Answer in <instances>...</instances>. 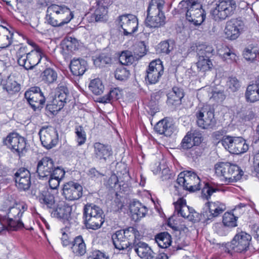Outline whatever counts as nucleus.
<instances>
[{"label":"nucleus","instance_id":"obj_40","mask_svg":"<svg viewBox=\"0 0 259 259\" xmlns=\"http://www.w3.org/2000/svg\"><path fill=\"white\" fill-rule=\"evenodd\" d=\"M13 33L5 28L0 37V48H6L10 46L12 42Z\"/></svg>","mask_w":259,"mask_h":259},{"label":"nucleus","instance_id":"obj_18","mask_svg":"<svg viewBox=\"0 0 259 259\" xmlns=\"http://www.w3.org/2000/svg\"><path fill=\"white\" fill-rule=\"evenodd\" d=\"M83 224L86 229L96 230L97 229V207L96 205L87 204L83 209Z\"/></svg>","mask_w":259,"mask_h":259},{"label":"nucleus","instance_id":"obj_47","mask_svg":"<svg viewBox=\"0 0 259 259\" xmlns=\"http://www.w3.org/2000/svg\"><path fill=\"white\" fill-rule=\"evenodd\" d=\"M237 143L234 154H240L246 152L248 150V145L245 140L242 137L237 138Z\"/></svg>","mask_w":259,"mask_h":259},{"label":"nucleus","instance_id":"obj_30","mask_svg":"<svg viewBox=\"0 0 259 259\" xmlns=\"http://www.w3.org/2000/svg\"><path fill=\"white\" fill-rule=\"evenodd\" d=\"M130 210L134 219L136 215V220L145 217L147 212V207L138 201H133L130 204Z\"/></svg>","mask_w":259,"mask_h":259},{"label":"nucleus","instance_id":"obj_62","mask_svg":"<svg viewBox=\"0 0 259 259\" xmlns=\"http://www.w3.org/2000/svg\"><path fill=\"white\" fill-rule=\"evenodd\" d=\"M191 134L193 145H200L203 141L202 134L199 131L195 130Z\"/></svg>","mask_w":259,"mask_h":259},{"label":"nucleus","instance_id":"obj_11","mask_svg":"<svg viewBox=\"0 0 259 259\" xmlns=\"http://www.w3.org/2000/svg\"><path fill=\"white\" fill-rule=\"evenodd\" d=\"M118 24L125 36L132 35L138 28L137 17L132 14H125L118 18Z\"/></svg>","mask_w":259,"mask_h":259},{"label":"nucleus","instance_id":"obj_36","mask_svg":"<svg viewBox=\"0 0 259 259\" xmlns=\"http://www.w3.org/2000/svg\"><path fill=\"white\" fill-rule=\"evenodd\" d=\"M136 232L138 231L134 227H129L124 230H120L117 231L112 235L113 243H115L116 242L126 241L125 240L126 234L130 232L132 233L133 235L135 236Z\"/></svg>","mask_w":259,"mask_h":259},{"label":"nucleus","instance_id":"obj_38","mask_svg":"<svg viewBox=\"0 0 259 259\" xmlns=\"http://www.w3.org/2000/svg\"><path fill=\"white\" fill-rule=\"evenodd\" d=\"M237 138L239 137H232L229 136H225L223 137L221 142L224 147L229 150V151L234 154L236 147Z\"/></svg>","mask_w":259,"mask_h":259},{"label":"nucleus","instance_id":"obj_24","mask_svg":"<svg viewBox=\"0 0 259 259\" xmlns=\"http://www.w3.org/2000/svg\"><path fill=\"white\" fill-rule=\"evenodd\" d=\"M37 200L44 208L53 209L56 206L55 196L49 191H43L37 196Z\"/></svg>","mask_w":259,"mask_h":259},{"label":"nucleus","instance_id":"obj_33","mask_svg":"<svg viewBox=\"0 0 259 259\" xmlns=\"http://www.w3.org/2000/svg\"><path fill=\"white\" fill-rule=\"evenodd\" d=\"M1 84L3 85V89L11 95L17 93L20 90V84L10 77H8L6 80H2V83Z\"/></svg>","mask_w":259,"mask_h":259},{"label":"nucleus","instance_id":"obj_57","mask_svg":"<svg viewBox=\"0 0 259 259\" xmlns=\"http://www.w3.org/2000/svg\"><path fill=\"white\" fill-rule=\"evenodd\" d=\"M115 198L111 203V209L112 211L117 212L120 210L123 206V204L121 201V198L119 196L117 192L114 193Z\"/></svg>","mask_w":259,"mask_h":259},{"label":"nucleus","instance_id":"obj_52","mask_svg":"<svg viewBox=\"0 0 259 259\" xmlns=\"http://www.w3.org/2000/svg\"><path fill=\"white\" fill-rule=\"evenodd\" d=\"M181 149L186 150L190 149L193 146L192 141V134L191 132H188L184 138L182 139L181 143Z\"/></svg>","mask_w":259,"mask_h":259},{"label":"nucleus","instance_id":"obj_20","mask_svg":"<svg viewBox=\"0 0 259 259\" xmlns=\"http://www.w3.org/2000/svg\"><path fill=\"white\" fill-rule=\"evenodd\" d=\"M213 51V49L209 47H207L204 50L200 51L198 53L199 57L197 66L200 71L205 72L211 68L212 64L209 58Z\"/></svg>","mask_w":259,"mask_h":259},{"label":"nucleus","instance_id":"obj_25","mask_svg":"<svg viewBox=\"0 0 259 259\" xmlns=\"http://www.w3.org/2000/svg\"><path fill=\"white\" fill-rule=\"evenodd\" d=\"M87 62L82 59H73L70 63L69 68L72 74L81 76L87 70Z\"/></svg>","mask_w":259,"mask_h":259},{"label":"nucleus","instance_id":"obj_56","mask_svg":"<svg viewBox=\"0 0 259 259\" xmlns=\"http://www.w3.org/2000/svg\"><path fill=\"white\" fill-rule=\"evenodd\" d=\"M46 20L47 23L53 27L62 26L61 22L57 19V15L53 13L47 14Z\"/></svg>","mask_w":259,"mask_h":259},{"label":"nucleus","instance_id":"obj_28","mask_svg":"<svg viewBox=\"0 0 259 259\" xmlns=\"http://www.w3.org/2000/svg\"><path fill=\"white\" fill-rule=\"evenodd\" d=\"M78 42L75 38L68 36L61 42L63 55H69L78 49Z\"/></svg>","mask_w":259,"mask_h":259},{"label":"nucleus","instance_id":"obj_64","mask_svg":"<svg viewBox=\"0 0 259 259\" xmlns=\"http://www.w3.org/2000/svg\"><path fill=\"white\" fill-rule=\"evenodd\" d=\"M120 91L118 88H114L108 93L110 101L117 100L119 98Z\"/></svg>","mask_w":259,"mask_h":259},{"label":"nucleus","instance_id":"obj_45","mask_svg":"<svg viewBox=\"0 0 259 259\" xmlns=\"http://www.w3.org/2000/svg\"><path fill=\"white\" fill-rule=\"evenodd\" d=\"M174 42L172 40H167L161 42L158 45L159 52L163 54H169L174 48Z\"/></svg>","mask_w":259,"mask_h":259},{"label":"nucleus","instance_id":"obj_3","mask_svg":"<svg viewBox=\"0 0 259 259\" xmlns=\"http://www.w3.org/2000/svg\"><path fill=\"white\" fill-rule=\"evenodd\" d=\"M22 214L23 212L18 204L10 207L7 215L0 218V232L8 227L13 230L23 228L24 225L20 220Z\"/></svg>","mask_w":259,"mask_h":259},{"label":"nucleus","instance_id":"obj_23","mask_svg":"<svg viewBox=\"0 0 259 259\" xmlns=\"http://www.w3.org/2000/svg\"><path fill=\"white\" fill-rule=\"evenodd\" d=\"M42 54L41 50L39 48L29 51L26 56L25 64H22V66L26 70L33 69L40 62Z\"/></svg>","mask_w":259,"mask_h":259},{"label":"nucleus","instance_id":"obj_58","mask_svg":"<svg viewBox=\"0 0 259 259\" xmlns=\"http://www.w3.org/2000/svg\"><path fill=\"white\" fill-rule=\"evenodd\" d=\"M155 241L156 243L162 241L163 243H171V237L167 232H163L157 234L155 236Z\"/></svg>","mask_w":259,"mask_h":259},{"label":"nucleus","instance_id":"obj_21","mask_svg":"<svg viewBox=\"0 0 259 259\" xmlns=\"http://www.w3.org/2000/svg\"><path fill=\"white\" fill-rule=\"evenodd\" d=\"M225 166L222 167V170H227L226 173V181L225 183H233L236 182L241 179L243 175V171L236 164H231L229 162V164L224 165Z\"/></svg>","mask_w":259,"mask_h":259},{"label":"nucleus","instance_id":"obj_5","mask_svg":"<svg viewBox=\"0 0 259 259\" xmlns=\"http://www.w3.org/2000/svg\"><path fill=\"white\" fill-rule=\"evenodd\" d=\"M69 92L66 85L63 82L60 83L56 89L55 98L51 104L47 105V109L52 113L61 110L69 101Z\"/></svg>","mask_w":259,"mask_h":259},{"label":"nucleus","instance_id":"obj_63","mask_svg":"<svg viewBox=\"0 0 259 259\" xmlns=\"http://www.w3.org/2000/svg\"><path fill=\"white\" fill-rule=\"evenodd\" d=\"M63 9V5L59 6L55 4H53L48 7L47 13V14L53 13L56 15H58L60 13L61 10Z\"/></svg>","mask_w":259,"mask_h":259},{"label":"nucleus","instance_id":"obj_44","mask_svg":"<svg viewBox=\"0 0 259 259\" xmlns=\"http://www.w3.org/2000/svg\"><path fill=\"white\" fill-rule=\"evenodd\" d=\"M29 52L27 46H21L16 52V58L18 64L22 66V64H25V57Z\"/></svg>","mask_w":259,"mask_h":259},{"label":"nucleus","instance_id":"obj_31","mask_svg":"<svg viewBox=\"0 0 259 259\" xmlns=\"http://www.w3.org/2000/svg\"><path fill=\"white\" fill-rule=\"evenodd\" d=\"M154 130L157 133L166 137L170 136L174 132L172 124L165 119H162L157 122L155 125Z\"/></svg>","mask_w":259,"mask_h":259},{"label":"nucleus","instance_id":"obj_41","mask_svg":"<svg viewBox=\"0 0 259 259\" xmlns=\"http://www.w3.org/2000/svg\"><path fill=\"white\" fill-rule=\"evenodd\" d=\"M112 155V149L110 146L98 143V157L106 160Z\"/></svg>","mask_w":259,"mask_h":259},{"label":"nucleus","instance_id":"obj_50","mask_svg":"<svg viewBox=\"0 0 259 259\" xmlns=\"http://www.w3.org/2000/svg\"><path fill=\"white\" fill-rule=\"evenodd\" d=\"M130 74L129 70L126 68L121 66L116 69L114 76L118 80H124L128 77Z\"/></svg>","mask_w":259,"mask_h":259},{"label":"nucleus","instance_id":"obj_60","mask_svg":"<svg viewBox=\"0 0 259 259\" xmlns=\"http://www.w3.org/2000/svg\"><path fill=\"white\" fill-rule=\"evenodd\" d=\"M71 249L76 255H82L86 252L85 244H72Z\"/></svg>","mask_w":259,"mask_h":259},{"label":"nucleus","instance_id":"obj_1","mask_svg":"<svg viewBox=\"0 0 259 259\" xmlns=\"http://www.w3.org/2000/svg\"><path fill=\"white\" fill-rule=\"evenodd\" d=\"M164 0H151L147 10L145 25L150 28H158L164 26L166 17L162 11Z\"/></svg>","mask_w":259,"mask_h":259},{"label":"nucleus","instance_id":"obj_48","mask_svg":"<svg viewBox=\"0 0 259 259\" xmlns=\"http://www.w3.org/2000/svg\"><path fill=\"white\" fill-rule=\"evenodd\" d=\"M134 60L132 53L129 51H124L121 53L119 57V62L124 65H129L132 64Z\"/></svg>","mask_w":259,"mask_h":259},{"label":"nucleus","instance_id":"obj_15","mask_svg":"<svg viewBox=\"0 0 259 259\" xmlns=\"http://www.w3.org/2000/svg\"><path fill=\"white\" fill-rule=\"evenodd\" d=\"M62 194L65 199L74 201L79 199L82 195V187L78 183L72 181L66 183L62 189Z\"/></svg>","mask_w":259,"mask_h":259},{"label":"nucleus","instance_id":"obj_2","mask_svg":"<svg viewBox=\"0 0 259 259\" xmlns=\"http://www.w3.org/2000/svg\"><path fill=\"white\" fill-rule=\"evenodd\" d=\"M178 13L185 15L188 21L193 22L196 26L201 25L206 17L205 11L202 8L201 4H188L181 1L176 9Z\"/></svg>","mask_w":259,"mask_h":259},{"label":"nucleus","instance_id":"obj_29","mask_svg":"<svg viewBox=\"0 0 259 259\" xmlns=\"http://www.w3.org/2000/svg\"><path fill=\"white\" fill-rule=\"evenodd\" d=\"M135 250L137 254L143 259H155V253L147 244H137Z\"/></svg>","mask_w":259,"mask_h":259},{"label":"nucleus","instance_id":"obj_37","mask_svg":"<svg viewBox=\"0 0 259 259\" xmlns=\"http://www.w3.org/2000/svg\"><path fill=\"white\" fill-rule=\"evenodd\" d=\"M73 13L70 9L65 5H63V9L58 14L57 19L59 20L63 26L68 23L73 18Z\"/></svg>","mask_w":259,"mask_h":259},{"label":"nucleus","instance_id":"obj_46","mask_svg":"<svg viewBox=\"0 0 259 259\" xmlns=\"http://www.w3.org/2000/svg\"><path fill=\"white\" fill-rule=\"evenodd\" d=\"M226 85L229 91L232 93H234L238 91L241 87L240 81L236 77L234 76H230L228 77Z\"/></svg>","mask_w":259,"mask_h":259},{"label":"nucleus","instance_id":"obj_61","mask_svg":"<svg viewBox=\"0 0 259 259\" xmlns=\"http://www.w3.org/2000/svg\"><path fill=\"white\" fill-rule=\"evenodd\" d=\"M218 103L223 102L226 98V95L223 90H216L212 92V96L210 98Z\"/></svg>","mask_w":259,"mask_h":259},{"label":"nucleus","instance_id":"obj_53","mask_svg":"<svg viewBox=\"0 0 259 259\" xmlns=\"http://www.w3.org/2000/svg\"><path fill=\"white\" fill-rule=\"evenodd\" d=\"M229 164V162H218L214 165V169L215 174L219 177L222 178V180L225 183L226 181V173L227 172V170H222L221 173V169L222 167H224V165Z\"/></svg>","mask_w":259,"mask_h":259},{"label":"nucleus","instance_id":"obj_32","mask_svg":"<svg viewBox=\"0 0 259 259\" xmlns=\"http://www.w3.org/2000/svg\"><path fill=\"white\" fill-rule=\"evenodd\" d=\"M220 247L229 253L242 252L247 250L250 244H219Z\"/></svg>","mask_w":259,"mask_h":259},{"label":"nucleus","instance_id":"obj_6","mask_svg":"<svg viewBox=\"0 0 259 259\" xmlns=\"http://www.w3.org/2000/svg\"><path fill=\"white\" fill-rule=\"evenodd\" d=\"M4 143L19 158L24 156L27 151L26 139L16 133L9 134L4 140Z\"/></svg>","mask_w":259,"mask_h":259},{"label":"nucleus","instance_id":"obj_59","mask_svg":"<svg viewBox=\"0 0 259 259\" xmlns=\"http://www.w3.org/2000/svg\"><path fill=\"white\" fill-rule=\"evenodd\" d=\"M204 149L202 146L200 145H193L192 147L190 149L189 152V155L193 158H196L200 156L203 152Z\"/></svg>","mask_w":259,"mask_h":259},{"label":"nucleus","instance_id":"obj_43","mask_svg":"<svg viewBox=\"0 0 259 259\" xmlns=\"http://www.w3.org/2000/svg\"><path fill=\"white\" fill-rule=\"evenodd\" d=\"M237 217L230 212H225L223 217V223L224 226L228 227H235L237 226Z\"/></svg>","mask_w":259,"mask_h":259},{"label":"nucleus","instance_id":"obj_26","mask_svg":"<svg viewBox=\"0 0 259 259\" xmlns=\"http://www.w3.org/2000/svg\"><path fill=\"white\" fill-rule=\"evenodd\" d=\"M166 103L169 106H177L181 104V100L184 96L182 89L174 87L167 95Z\"/></svg>","mask_w":259,"mask_h":259},{"label":"nucleus","instance_id":"obj_7","mask_svg":"<svg viewBox=\"0 0 259 259\" xmlns=\"http://www.w3.org/2000/svg\"><path fill=\"white\" fill-rule=\"evenodd\" d=\"M12 178L16 187L20 192H26L30 189L31 177L29 170L26 168L22 167L17 169Z\"/></svg>","mask_w":259,"mask_h":259},{"label":"nucleus","instance_id":"obj_17","mask_svg":"<svg viewBox=\"0 0 259 259\" xmlns=\"http://www.w3.org/2000/svg\"><path fill=\"white\" fill-rule=\"evenodd\" d=\"M42 145L47 149H51L58 143V134L52 128H41L39 132Z\"/></svg>","mask_w":259,"mask_h":259},{"label":"nucleus","instance_id":"obj_49","mask_svg":"<svg viewBox=\"0 0 259 259\" xmlns=\"http://www.w3.org/2000/svg\"><path fill=\"white\" fill-rule=\"evenodd\" d=\"M134 60L132 53L129 51H124L121 53L119 57V62L124 65H129L132 64Z\"/></svg>","mask_w":259,"mask_h":259},{"label":"nucleus","instance_id":"obj_14","mask_svg":"<svg viewBox=\"0 0 259 259\" xmlns=\"http://www.w3.org/2000/svg\"><path fill=\"white\" fill-rule=\"evenodd\" d=\"M245 29V26L242 20L238 18L231 19L226 23L225 32L228 38L234 40L239 37Z\"/></svg>","mask_w":259,"mask_h":259},{"label":"nucleus","instance_id":"obj_19","mask_svg":"<svg viewBox=\"0 0 259 259\" xmlns=\"http://www.w3.org/2000/svg\"><path fill=\"white\" fill-rule=\"evenodd\" d=\"M173 204L175 205V212H177L178 215L187 218L190 221H196L193 214L194 210L187 205L186 200L183 198H179Z\"/></svg>","mask_w":259,"mask_h":259},{"label":"nucleus","instance_id":"obj_16","mask_svg":"<svg viewBox=\"0 0 259 259\" xmlns=\"http://www.w3.org/2000/svg\"><path fill=\"white\" fill-rule=\"evenodd\" d=\"M146 80L150 84H155L159 81L163 73V66L160 60L153 61L146 70Z\"/></svg>","mask_w":259,"mask_h":259},{"label":"nucleus","instance_id":"obj_4","mask_svg":"<svg viewBox=\"0 0 259 259\" xmlns=\"http://www.w3.org/2000/svg\"><path fill=\"white\" fill-rule=\"evenodd\" d=\"M200 180L199 177L194 172L186 171L180 173L177 180V184L175 185L176 189L179 187H181L186 190L190 192H195L200 189Z\"/></svg>","mask_w":259,"mask_h":259},{"label":"nucleus","instance_id":"obj_51","mask_svg":"<svg viewBox=\"0 0 259 259\" xmlns=\"http://www.w3.org/2000/svg\"><path fill=\"white\" fill-rule=\"evenodd\" d=\"M217 190V189L212 187L209 183H206L202 189L201 197L203 199L208 200L211 195Z\"/></svg>","mask_w":259,"mask_h":259},{"label":"nucleus","instance_id":"obj_55","mask_svg":"<svg viewBox=\"0 0 259 259\" xmlns=\"http://www.w3.org/2000/svg\"><path fill=\"white\" fill-rule=\"evenodd\" d=\"M246 49L243 52L244 58L247 61L253 60L259 54L258 50L254 47Z\"/></svg>","mask_w":259,"mask_h":259},{"label":"nucleus","instance_id":"obj_9","mask_svg":"<svg viewBox=\"0 0 259 259\" xmlns=\"http://www.w3.org/2000/svg\"><path fill=\"white\" fill-rule=\"evenodd\" d=\"M195 115L198 126L203 129L212 128L216 123L213 112L208 106L199 108Z\"/></svg>","mask_w":259,"mask_h":259},{"label":"nucleus","instance_id":"obj_35","mask_svg":"<svg viewBox=\"0 0 259 259\" xmlns=\"http://www.w3.org/2000/svg\"><path fill=\"white\" fill-rule=\"evenodd\" d=\"M58 78L57 71L51 68H46L41 73V78L45 83L50 84L55 82Z\"/></svg>","mask_w":259,"mask_h":259},{"label":"nucleus","instance_id":"obj_8","mask_svg":"<svg viewBox=\"0 0 259 259\" xmlns=\"http://www.w3.org/2000/svg\"><path fill=\"white\" fill-rule=\"evenodd\" d=\"M236 8V4L234 0H221L213 10L212 14L215 20H225L234 14Z\"/></svg>","mask_w":259,"mask_h":259},{"label":"nucleus","instance_id":"obj_54","mask_svg":"<svg viewBox=\"0 0 259 259\" xmlns=\"http://www.w3.org/2000/svg\"><path fill=\"white\" fill-rule=\"evenodd\" d=\"M251 240V236L245 232L241 231L237 234L233 238V241L238 243L249 242Z\"/></svg>","mask_w":259,"mask_h":259},{"label":"nucleus","instance_id":"obj_39","mask_svg":"<svg viewBox=\"0 0 259 259\" xmlns=\"http://www.w3.org/2000/svg\"><path fill=\"white\" fill-rule=\"evenodd\" d=\"M110 2V0L98 1V11L101 13L98 14V21L105 22L107 20V9Z\"/></svg>","mask_w":259,"mask_h":259},{"label":"nucleus","instance_id":"obj_42","mask_svg":"<svg viewBox=\"0 0 259 259\" xmlns=\"http://www.w3.org/2000/svg\"><path fill=\"white\" fill-rule=\"evenodd\" d=\"M75 133L76 135V140L78 146H81L85 143L86 141V133L84 127L81 125H76L75 127Z\"/></svg>","mask_w":259,"mask_h":259},{"label":"nucleus","instance_id":"obj_10","mask_svg":"<svg viewBox=\"0 0 259 259\" xmlns=\"http://www.w3.org/2000/svg\"><path fill=\"white\" fill-rule=\"evenodd\" d=\"M25 97L34 111L40 110L45 103V97L39 87L30 89L25 93Z\"/></svg>","mask_w":259,"mask_h":259},{"label":"nucleus","instance_id":"obj_13","mask_svg":"<svg viewBox=\"0 0 259 259\" xmlns=\"http://www.w3.org/2000/svg\"><path fill=\"white\" fill-rule=\"evenodd\" d=\"M57 168L53 160L49 157H44L37 162L36 173L40 180L48 179Z\"/></svg>","mask_w":259,"mask_h":259},{"label":"nucleus","instance_id":"obj_22","mask_svg":"<svg viewBox=\"0 0 259 259\" xmlns=\"http://www.w3.org/2000/svg\"><path fill=\"white\" fill-rule=\"evenodd\" d=\"M52 212V215L55 218L64 220L66 224H70L71 213L72 210V206L65 203L63 205L55 207Z\"/></svg>","mask_w":259,"mask_h":259},{"label":"nucleus","instance_id":"obj_12","mask_svg":"<svg viewBox=\"0 0 259 259\" xmlns=\"http://www.w3.org/2000/svg\"><path fill=\"white\" fill-rule=\"evenodd\" d=\"M206 204L207 210L203 211L201 217L206 224L212 222L214 218L222 214L226 209L225 205L219 201L207 202Z\"/></svg>","mask_w":259,"mask_h":259},{"label":"nucleus","instance_id":"obj_34","mask_svg":"<svg viewBox=\"0 0 259 259\" xmlns=\"http://www.w3.org/2000/svg\"><path fill=\"white\" fill-rule=\"evenodd\" d=\"M245 96L247 102L253 103L259 100V88L255 83L248 85Z\"/></svg>","mask_w":259,"mask_h":259},{"label":"nucleus","instance_id":"obj_27","mask_svg":"<svg viewBox=\"0 0 259 259\" xmlns=\"http://www.w3.org/2000/svg\"><path fill=\"white\" fill-rule=\"evenodd\" d=\"M65 174V171L63 168L57 166L54 172L48 179L51 189L56 190L59 187L60 181L64 177Z\"/></svg>","mask_w":259,"mask_h":259}]
</instances>
